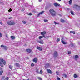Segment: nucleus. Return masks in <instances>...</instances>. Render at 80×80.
<instances>
[{"label":"nucleus","mask_w":80,"mask_h":80,"mask_svg":"<svg viewBox=\"0 0 80 80\" xmlns=\"http://www.w3.org/2000/svg\"><path fill=\"white\" fill-rule=\"evenodd\" d=\"M34 66V64H33V63H32L31 64V67H33Z\"/></svg>","instance_id":"f704fd0d"},{"label":"nucleus","mask_w":80,"mask_h":80,"mask_svg":"<svg viewBox=\"0 0 80 80\" xmlns=\"http://www.w3.org/2000/svg\"><path fill=\"white\" fill-rule=\"evenodd\" d=\"M44 12H45L44 11H42L41 12L39 13L38 14V15L39 16L40 14L42 15V14H43V13H44Z\"/></svg>","instance_id":"a211bd4d"},{"label":"nucleus","mask_w":80,"mask_h":80,"mask_svg":"<svg viewBox=\"0 0 80 80\" xmlns=\"http://www.w3.org/2000/svg\"><path fill=\"white\" fill-rule=\"evenodd\" d=\"M0 66H1L2 67H3V66L2 64H4V65H6V61L2 58H0Z\"/></svg>","instance_id":"f03ea898"},{"label":"nucleus","mask_w":80,"mask_h":80,"mask_svg":"<svg viewBox=\"0 0 80 80\" xmlns=\"http://www.w3.org/2000/svg\"><path fill=\"white\" fill-rule=\"evenodd\" d=\"M15 65H16V66L17 67H19L20 66V64L18 63H16Z\"/></svg>","instance_id":"4468645a"},{"label":"nucleus","mask_w":80,"mask_h":80,"mask_svg":"<svg viewBox=\"0 0 80 80\" xmlns=\"http://www.w3.org/2000/svg\"><path fill=\"white\" fill-rule=\"evenodd\" d=\"M26 50L28 53H31V52H32V50L31 49H27Z\"/></svg>","instance_id":"9d476101"},{"label":"nucleus","mask_w":80,"mask_h":80,"mask_svg":"<svg viewBox=\"0 0 80 80\" xmlns=\"http://www.w3.org/2000/svg\"><path fill=\"white\" fill-rule=\"evenodd\" d=\"M1 47H3V48H4V49L6 50H7V49H8V48H7V47L5 46H4L3 45H1Z\"/></svg>","instance_id":"0eeeda50"},{"label":"nucleus","mask_w":80,"mask_h":80,"mask_svg":"<svg viewBox=\"0 0 80 80\" xmlns=\"http://www.w3.org/2000/svg\"><path fill=\"white\" fill-rule=\"evenodd\" d=\"M55 6V7H57L58 6H60V4H58L57 3H55L53 4Z\"/></svg>","instance_id":"ddd939ff"},{"label":"nucleus","mask_w":80,"mask_h":80,"mask_svg":"<svg viewBox=\"0 0 80 80\" xmlns=\"http://www.w3.org/2000/svg\"><path fill=\"white\" fill-rule=\"evenodd\" d=\"M47 70L48 73H50V74H52L53 73V72H52V70H50V69H47Z\"/></svg>","instance_id":"1a4fd4ad"},{"label":"nucleus","mask_w":80,"mask_h":80,"mask_svg":"<svg viewBox=\"0 0 80 80\" xmlns=\"http://www.w3.org/2000/svg\"><path fill=\"white\" fill-rule=\"evenodd\" d=\"M38 80H42V78H41L40 77H38Z\"/></svg>","instance_id":"cd10ccee"},{"label":"nucleus","mask_w":80,"mask_h":80,"mask_svg":"<svg viewBox=\"0 0 80 80\" xmlns=\"http://www.w3.org/2000/svg\"><path fill=\"white\" fill-rule=\"evenodd\" d=\"M0 70H2V68L0 67Z\"/></svg>","instance_id":"de8ad7c7"},{"label":"nucleus","mask_w":80,"mask_h":80,"mask_svg":"<svg viewBox=\"0 0 80 80\" xmlns=\"http://www.w3.org/2000/svg\"><path fill=\"white\" fill-rule=\"evenodd\" d=\"M37 73H38L39 74H42V73H43V71L42 70H41L40 72H37Z\"/></svg>","instance_id":"2eb2a0df"},{"label":"nucleus","mask_w":80,"mask_h":80,"mask_svg":"<svg viewBox=\"0 0 80 80\" xmlns=\"http://www.w3.org/2000/svg\"><path fill=\"white\" fill-rule=\"evenodd\" d=\"M72 0H70L69 1V3L70 5H71L72 4Z\"/></svg>","instance_id":"412c9836"},{"label":"nucleus","mask_w":80,"mask_h":80,"mask_svg":"<svg viewBox=\"0 0 80 80\" xmlns=\"http://www.w3.org/2000/svg\"><path fill=\"white\" fill-rule=\"evenodd\" d=\"M58 1H59V2H61L62 0H57Z\"/></svg>","instance_id":"49530a36"},{"label":"nucleus","mask_w":80,"mask_h":80,"mask_svg":"<svg viewBox=\"0 0 80 80\" xmlns=\"http://www.w3.org/2000/svg\"><path fill=\"white\" fill-rule=\"evenodd\" d=\"M78 8H79V10H80V6H78Z\"/></svg>","instance_id":"c03bdc74"},{"label":"nucleus","mask_w":80,"mask_h":80,"mask_svg":"<svg viewBox=\"0 0 80 80\" xmlns=\"http://www.w3.org/2000/svg\"><path fill=\"white\" fill-rule=\"evenodd\" d=\"M9 79V78H8V77H7L6 78H5L4 80H8Z\"/></svg>","instance_id":"c85d7f7f"},{"label":"nucleus","mask_w":80,"mask_h":80,"mask_svg":"<svg viewBox=\"0 0 80 80\" xmlns=\"http://www.w3.org/2000/svg\"><path fill=\"white\" fill-rule=\"evenodd\" d=\"M79 57L78 55H75V59L76 61L78 60V58Z\"/></svg>","instance_id":"f8f14e48"},{"label":"nucleus","mask_w":80,"mask_h":80,"mask_svg":"<svg viewBox=\"0 0 80 80\" xmlns=\"http://www.w3.org/2000/svg\"><path fill=\"white\" fill-rule=\"evenodd\" d=\"M37 42L38 43H40V44H43V43H44L43 40H41V41H38Z\"/></svg>","instance_id":"9b49d317"},{"label":"nucleus","mask_w":80,"mask_h":80,"mask_svg":"<svg viewBox=\"0 0 80 80\" xmlns=\"http://www.w3.org/2000/svg\"><path fill=\"white\" fill-rule=\"evenodd\" d=\"M36 72H37V73H38V72H38V69H37Z\"/></svg>","instance_id":"37998d69"},{"label":"nucleus","mask_w":80,"mask_h":80,"mask_svg":"<svg viewBox=\"0 0 80 80\" xmlns=\"http://www.w3.org/2000/svg\"><path fill=\"white\" fill-rule=\"evenodd\" d=\"M8 12H12V9H11V8H10L9 9V10H8Z\"/></svg>","instance_id":"a878e982"},{"label":"nucleus","mask_w":80,"mask_h":80,"mask_svg":"<svg viewBox=\"0 0 80 80\" xmlns=\"http://www.w3.org/2000/svg\"><path fill=\"white\" fill-rule=\"evenodd\" d=\"M22 23L24 24H26V22H25V21H22Z\"/></svg>","instance_id":"c756f323"},{"label":"nucleus","mask_w":80,"mask_h":80,"mask_svg":"<svg viewBox=\"0 0 80 80\" xmlns=\"http://www.w3.org/2000/svg\"><path fill=\"white\" fill-rule=\"evenodd\" d=\"M57 40H58V41H60V39L59 38H58Z\"/></svg>","instance_id":"4c0bfd02"},{"label":"nucleus","mask_w":80,"mask_h":80,"mask_svg":"<svg viewBox=\"0 0 80 80\" xmlns=\"http://www.w3.org/2000/svg\"><path fill=\"white\" fill-rule=\"evenodd\" d=\"M0 37L1 38L2 37V33H1L0 32Z\"/></svg>","instance_id":"473e14b6"},{"label":"nucleus","mask_w":80,"mask_h":80,"mask_svg":"<svg viewBox=\"0 0 80 80\" xmlns=\"http://www.w3.org/2000/svg\"><path fill=\"white\" fill-rule=\"evenodd\" d=\"M9 67L10 69H11V70H12V67H13V66H11V65H9Z\"/></svg>","instance_id":"393cba45"},{"label":"nucleus","mask_w":80,"mask_h":80,"mask_svg":"<svg viewBox=\"0 0 80 80\" xmlns=\"http://www.w3.org/2000/svg\"><path fill=\"white\" fill-rule=\"evenodd\" d=\"M76 7H78V5H76Z\"/></svg>","instance_id":"09e8293b"},{"label":"nucleus","mask_w":80,"mask_h":80,"mask_svg":"<svg viewBox=\"0 0 80 80\" xmlns=\"http://www.w3.org/2000/svg\"><path fill=\"white\" fill-rule=\"evenodd\" d=\"M12 17H9V19H12Z\"/></svg>","instance_id":"ea45409f"},{"label":"nucleus","mask_w":80,"mask_h":80,"mask_svg":"<svg viewBox=\"0 0 80 80\" xmlns=\"http://www.w3.org/2000/svg\"><path fill=\"white\" fill-rule=\"evenodd\" d=\"M11 38L12 40H14V39H15V37L14 36H11Z\"/></svg>","instance_id":"b1692460"},{"label":"nucleus","mask_w":80,"mask_h":80,"mask_svg":"<svg viewBox=\"0 0 80 80\" xmlns=\"http://www.w3.org/2000/svg\"><path fill=\"white\" fill-rule=\"evenodd\" d=\"M49 13L52 15V16H53V17H55L56 15H57V13H56V12L54 10V9H51L49 10Z\"/></svg>","instance_id":"f257e3e1"},{"label":"nucleus","mask_w":80,"mask_h":80,"mask_svg":"<svg viewBox=\"0 0 80 80\" xmlns=\"http://www.w3.org/2000/svg\"><path fill=\"white\" fill-rule=\"evenodd\" d=\"M41 35H42V36H39V39H41V38H42L43 37H44V38H46V37H45V35L46 34V32L43 31L42 32H41Z\"/></svg>","instance_id":"7ed1b4c3"},{"label":"nucleus","mask_w":80,"mask_h":80,"mask_svg":"<svg viewBox=\"0 0 80 80\" xmlns=\"http://www.w3.org/2000/svg\"><path fill=\"white\" fill-rule=\"evenodd\" d=\"M0 24H1V25H2V22H0Z\"/></svg>","instance_id":"a18cd8bd"},{"label":"nucleus","mask_w":80,"mask_h":80,"mask_svg":"<svg viewBox=\"0 0 80 80\" xmlns=\"http://www.w3.org/2000/svg\"><path fill=\"white\" fill-rule=\"evenodd\" d=\"M71 13L72 15H74V14L73 13V12L71 11Z\"/></svg>","instance_id":"2f4dec72"},{"label":"nucleus","mask_w":80,"mask_h":80,"mask_svg":"<svg viewBox=\"0 0 80 80\" xmlns=\"http://www.w3.org/2000/svg\"><path fill=\"white\" fill-rule=\"evenodd\" d=\"M6 37L7 38H8V35H7V34H6Z\"/></svg>","instance_id":"79ce46f5"},{"label":"nucleus","mask_w":80,"mask_h":80,"mask_svg":"<svg viewBox=\"0 0 80 80\" xmlns=\"http://www.w3.org/2000/svg\"><path fill=\"white\" fill-rule=\"evenodd\" d=\"M5 76H3L2 77V79H4V78H5Z\"/></svg>","instance_id":"a19ab883"},{"label":"nucleus","mask_w":80,"mask_h":80,"mask_svg":"<svg viewBox=\"0 0 80 80\" xmlns=\"http://www.w3.org/2000/svg\"><path fill=\"white\" fill-rule=\"evenodd\" d=\"M61 42L63 44H64V45H66V44H67V42H65L64 41L62 40Z\"/></svg>","instance_id":"dca6fc26"},{"label":"nucleus","mask_w":80,"mask_h":80,"mask_svg":"<svg viewBox=\"0 0 80 80\" xmlns=\"http://www.w3.org/2000/svg\"><path fill=\"white\" fill-rule=\"evenodd\" d=\"M61 22H62V23H64V22H65V21L63 19H62L61 20Z\"/></svg>","instance_id":"aec40b11"},{"label":"nucleus","mask_w":80,"mask_h":80,"mask_svg":"<svg viewBox=\"0 0 80 80\" xmlns=\"http://www.w3.org/2000/svg\"><path fill=\"white\" fill-rule=\"evenodd\" d=\"M37 48L39 51H42L43 50V48H42L40 47L39 46H37Z\"/></svg>","instance_id":"39448f33"},{"label":"nucleus","mask_w":80,"mask_h":80,"mask_svg":"<svg viewBox=\"0 0 80 80\" xmlns=\"http://www.w3.org/2000/svg\"><path fill=\"white\" fill-rule=\"evenodd\" d=\"M8 25H14L15 24V23L13 21H8Z\"/></svg>","instance_id":"20e7f679"},{"label":"nucleus","mask_w":80,"mask_h":80,"mask_svg":"<svg viewBox=\"0 0 80 80\" xmlns=\"http://www.w3.org/2000/svg\"><path fill=\"white\" fill-rule=\"evenodd\" d=\"M44 22H48V20H47L46 19H45L44 20Z\"/></svg>","instance_id":"7c9ffc66"},{"label":"nucleus","mask_w":80,"mask_h":80,"mask_svg":"<svg viewBox=\"0 0 80 80\" xmlns=\"http://www.w3.org/2000/svg\"><path fill=\"white\" fill-rule=\"evenodd\" d=\"M33 61L34 62H35V63L37 62H38V59H37V58H35L33 59Z\"/></svg>","instance_id":"6e6552de"},{"label":"nucleus","mask_w":80,"mask_h":80,"mask_svg":"<svg viewBox=\"0 0 80 80\" xmlns=\"http://www.w3.org/2000/svg\"><path fill=\"white\" fill-rule=\"evenodd\" d=\"M68 54H69V55H70V54H71L72 53H71V51H68Z\"/></svg>","instance_id":"bb28decb"},{"label":"nucleus","mask_w":80,"mask_h":80,"mask_svg":"<svg viewBox=\"0 0 80 80\" xmlns=\"http://www.w3.org/2000/svg\"><path fill=\"white\" fill-rule=\"evenodd\" d=\"M3 72V70H1L0 71V75H2Z\"/></svg>","instance_id":"5701e85b"},{"label":"nucleus","mask_w":80,"mask_h":80,"mask_svg":"<svg viewBox=\"0 0 80 80\" xmlns=\"http://www.w3.org/2000/svg\"><path fill=\"white\" fill-rule=\"evenodd\" d=\"M63 76H64L65 78H67V77H68V76H67L66 74H63Z\"/></svg>","instance_id":"4be33fe9"},{"label":"nucleus","mask_w":80,"mask_h":80,"mask_svg":"<svg viewBox=\"0 0 80 80\" xmlns=\"http://www.w3.org/2000/svg\"><path fill=\"white\" fill-rule=\"evenodd\" d=\"M23 80H25V79H23Z\"/></svg>","instance_id":"3c124183"},{"label":"nucleus","mask_w":80,"mask_h":80,"mask_svg":"<svg viewBox=\"0 0 80 80\" xmlns=\"http://www.w3.org/2000/svg\"><path fill=\"white\" fill-rule=\"evenodd\" d=\"M54 57H57L58 56V52L57 51H55L54 53Z\"/></svg>","instance_id":"423d86ee"},{"label":"nucleus","mask_w":80,"mask_h":80,"mask_svg":"<svg viewBox=\"0 0 80 80\" xmlns=\"http://www.w3.org/2000/svg\"><path fill=\"white\" fill-rule=\"evenodd\" d=\"M56 73H57V75H58L59 73L57 71L56 72Z\"/></svg>","instance_id":"58836bf2"},{"label":"nucleus","mask_w":80,"mask_h":80,"mask_svg":"<svg viewBox=\"0 0 80 80\" xmlns=\"http://www.w3.org/2000/svg\"><path fill=\"white\" fill-rule=\"evenodd\" d=\"M57 80H60V78H59L58 77H57Z\"/></svg>","instance_id":"c9c22d12"},{"label":"nucleus","mask_w":80,"mask_h":80,"mask_svg":"<svg viewBox=\"0 0 80 80\" xmlns=\"http://www.w3.org/2000/svg\"><path fill=\"white\" fill-rule=\"evenodd\" d=\"M70 33H73V34H75V32L73 31H71L70 32Z\"/></svg>","instance_id":"f3484780"},{"label":"nucleus","mask_w":80,"mask_h":80,"mask_svg":"<svg viewBox=\"0 0 80 80\" xmlns=\"http://www.w3.org/2000/svg\"><path fill=\"white\" fill-rule=\"evenodd\" d=\"M28 15L31 16V15H32V13H30L29 14H28Z\"/></svg>","instance_id":"e433bc0d"},{"label":"nucleus","mask_w":80,"mask_h":80,"mask_svg":"<svg viewBox=\"0 0 80 80\" xmlns=\"http://www.w3.org/2000/svg\"><path fill=\"white\" fill-rule=\"evenodd\" d=\"M54 23H55V25H57V24H58V23H57L56 22H55V21L54 22Z\"/></svg>","instance_id":"72a5a7b5"},{"label":"nucleus","mask_w":80,"mask_h":80,"mask_svg":"<svg viewBox=\"0 0 80 80\" xmlns=\"http://www.w3.org/2000/svg\"><path fill=\"white\" fill-rule=\"evenodd\" d=\"M40 2H41V0H39Z\"/></svg>","instance_id":"8fccbe9b"},{"label":"nucleus","mask_w":80,"mask_h":80,"mask_svg":"<svg viewBox=\"0 0 80 80\" xmlns=\"http://www.w3.org/2000/svg\"><path fill=\"white\" fill-rule=\"evenodd\" d=\"M73 77L74 78H77L78 76H77L76 74H75L74 75Z\"/></svg>","instance_id":"6ab92c4d"}]
</instances>
